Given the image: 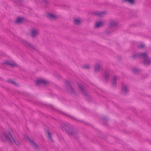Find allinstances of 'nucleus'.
Here are the masks:
<instances>
[{"mask_svg": "<svg viewBox=\"0 0 151 151\" xmlns=\"http://www.w3.org/2000/svg\"><path fill=\"white\" fill-rule=\"evenodd\" d=\"M138 57L142 58L144 59L143 63L145 65H148L151 64V58H148L147 54L145 53H139L133 55V58Z\"/></svg>", "mask_w": 151, "mask_h": 151, "instance_id": "obj_1", "label": "nucleus"}, {"mask_svg": "<svg viewBox=\"0 0 151 151\" xmlns=\"http://www.w3.org/2000/svg\"><path fill=\"white\" fill-rule=\"evenodd\" d=\"M1 138L4 140L8 141L9 142L12 144H15L18 145L19 143L18 141L14 139L9 132L6 133V134L5 135L2 134L1 135Z\"/></svg>", "mask_w": 151, "mask_h": 151, "instance_id": "obj_2", "label": "nucleus"}, {"mask_svg": "<svg viewBox=\"0 0 151 151\" xmlns=\"http://www.w3.org/2000/svg\"><path fill=\"white\" fill-rule=\"evenodd\" d=\"M47 81L45 80L42 79H39L36 80L35 82L36 84L37 85H39L40 84H46Z\"/></svg>", "mask_w": 151, "mask_h": 151, "instance_id": "obj_3", "label": "nucleus"}, {"mask_svg": "<svg viewBox=\"0 0 151 151\" xmlns=\"http://www.w3.org/2000/svg\"><path fill=\"white\" fill-rule=\"evenodd\" d=\"M3 64L7 65H9L12 67H14L16 65L15 63L13 62H9L7 61H6L4 62Z\"/></svg>", "mask_w": 151, "mask_h": 151, "instance_id": "obj_4", "label": "nucleus"}, {"mask_svg": "<svg viewBox=\"0 0 151 151\" xmlns=\"http://www.w3.org/2000/svg\"><path fill=\"white\" fill-rule=\"evenodd\" d=\"M38 34V30L36 29H33L31 31V36L32 37H34Z\"/></svg>", "mask_w": 151, "mask_h": 151, "instance_id": "obj_5", "label": "nucleus"}, {"mask_svg": "<svg viewBox=\"0 0 151 151\" xmlns=\"http://www.w3.org/2000/svg\"><path fill=\"white\" fill-rule=\"evenodd\" d=\"M104 24V23L101 21L98 22L96 23L95 27L96 28H99L103 26Z\"/></svg>", "mask_w": 151, "mask_h": 151, "instance_id": "obj_6", "label": "nucleus"}, {"mask_svg": "<svg viewBox=\"0 0 151 151\" xmlns=\"http://www.w3.org/2000/svg\"><path fill=\"white\" fill-rule=\"evenodd\" d=\"M24 20V19L22 17H19L17 18L16 21L17 23H19L22 22Z\"/></svg>", "mask_w": 151, "mask_h": 151, "instance_id": "obj_7", "label": "nucleus"}, {"mask_svg": "<svg viewBox=\"0 0 151 151\" xmlns=\"http://www.w3.org/2000/svg\"><path fill=\"white\" fill-rule=\"evenodd\" d=\"M47 17L50 19H54L56 18V16L51 14H48L47 15Z\"/></svg>", "mask_w": 151, "mask_h": 151, "instance_id": "obj_8", "label": "nucleus"}, {"mask_svg": "<svg viewBox=\"0 0 151 151\" xmlns=\"http://www.w3.org/2000/svg\"><path fill=\"white\" fill-rule=\"evenodd\" d=\"M28 140L30 144H31L33 147L35 148H37V145L32 140L28 138Z\"/></svg>", "mask_w": 151, "mask_h": 151, "instance_id": "obj_9", "label": "nucleus"}, {"mask_svg": "<svg viewBox=\"0 0 151 151\" xmlns=\"http://www.w3.org/2000/svg\"><path fill=\"white\" fill-rule=\"evenodd\" d=\"M81 21L78 19H76L74 20V22L77 25H79L81 23Z\"/></svg>", "mask_w": 151, "mask_h": 151, "instance_id": "obj_10", "label": "nucleus"}, {"mask_svg": "<svg viewBox=\"0 0 151 151\" xmlns=\"http://www.w3.org/2000/svg\"><path fill=\"white\" fill-rule=\"evenodd\" d=\"M122 2L131 4L132 3V0H123Z\"/></svg>", "mask_w": 151, "mask_h": 151, "instance_id": "obj_11", "label": "nucleus"}, {"mask_svg": "<svg viewBox=\"0 0 151 151\" xmlns=\"http://www.w3.org/2000/svg\"><path fill=\"white\" fill-rule=\"evenodd\" d=\"M139 71V70L137 68H133V73H138Z\"/></svg>", "mask_w": 151, "mask_h": 151, "instance_id": "obj_12", "label": "nucleus"}, {"mask_svg": "<svg viewBox=\"0 0 151 151\" xmlns=\"http://www.w3.org/2000/svg\"><path fill=\"white\" fill-rule=\"evenodd\" d=\"M100 65L99 64L96 65L95 66V70L97 71L99 70L100 68Z\"/></svg>", "mask_w": 151, "mask_h": 151, "instance_id": "obj_13", "label": "nucleus"}, {"mask_svg": "<svg viewBox=\"0 0 151 151\" xmlns=\"http://www.w3.org/2000/svg\"><path fill=\"white\" fill-rule=\"evenodd\" d=\"M67 132L69 135H73V132H72L71 130H70Z\"/></svg>", "mask_w": 151, "mask_h": 151, "instance_id": "obj_14", "label": "nucleus"}, {"mask_svg": "<svg viewBox=\"0 0 151 151\" xmlns=\"http://www.w3.org/2000/svg\"><path fill=\"white\" fill-rule=\"evenodd\" d=\"M115 23L114 21H112L111 22L110 24V25L111 26H113L115 25Z\"/></svg>", "mask_w": 151, "mask_h": 151, "instance_id": "obj_15", "label": "nucleus"}, {"mask_svg": "<svg viewBox=\"0 0 151 151\" xmlns=\"http://www.w3.org/2000/svg\"><path fill=\"white\" fill-rule=\"evenodd\" d=\"M47 135H48V137L50 139H51V137L50 134V133L48 132H47Z\"/></svg>", "mask_w": 151, "mask_h": 151, "instance_id": "obj_16", "label": "nucleus"}, {"mask_svg": "<svg viewBox=\"0 0 151 151\" xmlns=\"http://www.w3.org/2000/svg\"><path fill=\"white\" fill-rule=\"evenodd\" d=\"M144 46H145V45H144L142 44V45H139L138 46V48H143V47H144Z\"/></svg>", "mask_w": 151, "mask_h": 151, "instance_id": "obj_17", "label": "nucleus"}, {"mask_svg": "<svg viewBox=\"0 0 151 151\" xmlns=\"http://www.w3.org/2000/svg\"><path fill=\"white\" fill-rule=\"evenodd\" d=\"M84 68H89V66L88 65H87L85 66Z\"/></svg>", "mask_w": 151, "mask_h": 151, "instance_id": "obj_18", "label": "nucleus"}, {"mask_svg": "<svg viewBox=\"0 0 151 151\" xmlns=\"http://www.w3.org/2000/svg\"><path fill=\"white\" fill-rule=\"evenodd\" d=\"M10 82L11 83H12V84H16L15 83V82H14V81H10Z\"/></svg>", "mask_w": 151, "mask_h": 151, "instance_id": "obj_19", "label": "nucleus"}, {"mask_svg": "<svg viewBox=\"0 0 151 151\" xmlns=\"http://www.w3.org/2000/svg\"><path fill=\"white\" fill-rule=\"evenodd\" d=\"M79 88L81 90H82V89H83V86H79Z\"/></svg>", "mask_w": 151, "mask_h": 151, "instance_id": "obj_20", "label": "nucleus"}, {"mask_svg": "<svg viewBox=\"0 0 151 151\" xmlns=\"http://www.w3.org/2000/svg\"><path fill=\"white\" fill-rule=\"evenodd\" d=\"M27 46L28 47H30L31 46V45H30L28 43H27Z\"/></svg>", "mask_w": 151, "mask_h": 151, "instance_id": "obj_21", "label": "nucleus"}, {"mask_svg": "<svg viewBox=\"0 0 151 151\" xmlns=\"http://www.w3.org/2000/svg\"><path fill=\"white\" fill-rule=\"evenodd\" d=\"M116 84V83L115 81H114L113 82V85H115Z\"/></svg>", "mask_w": 151, "mask_h": 151, "instance_id": "obj_22", "label": "nucleus"}, {"mask_svg": "<svg viewBox=\"0 0 151 151\" xmlns=\"http://www.w3.org/2000/svg\"><path fill=\"white\" fill-rule=\"evenodd\" d=\"M135 0H133V4Z\"/></svg>", "mask_w": 151, "mask_h": 151, "instance_id": "obj_23", "label": "nucleus"}, {"mask_svg": "<svg viewBox=\"0 0 151 151\" xmlns=\"http://www.w3.org/2000/svg\"><path fill=\"white\" fill-rule=\"evenodd\" d=\"M101 13L100 14H101Z\"/></svg>", "mask_w": 151, "mask_h": 151, "instance_id": "obj_24", "label": "nucleus"}]
</instances>
